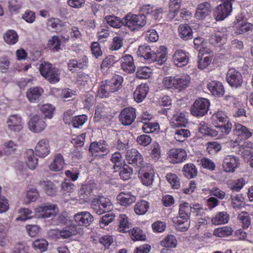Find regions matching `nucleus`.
<instances>
[{"mask_svg": "<svg viewBox=\"0 0 253 253\" xmlns=\"http://www.w3.org/2000/svg\"><path fill=\"white\" fill-rule=\"evenodd\" d=\"M125 26L132 31L137 30L143 27L146 23V18L144 14L135 15L130 13L124 17Z\"/></svg>", "mask_w": 253, "mask_h": 253, "instance_id": "f257e3e1", "label": "nucleus"}, {"mask_svg": "<svg viewBox=\"0 0 253 253\" xmlns=\"http://www.w3.org/2000/svg\"><path fill=\"white\" fill-rule=\"evenodd\" d=\"M36 215L39 218H53L59 212L57 206L50 203L42 204L36 209Z\"/></svg>", "mask_w": 253, "mask_h": 253, "instance_id": "f03ea898", "label": "nucleus"}, {"mask_svg": "<svg viewBox=\"0 0 253 253\" xmlns=\"http://www.w3.org/2000/svg\"><path fill=\"white\" fill-rule=\"evenodd\" d=\"M41 75L50 83L54 84L59 81L60 73L57 68L52 67V65L47 62L42 63L40 66Z\"/></svg>", "mask_w": 253, "mask_h": 253, "instance_id": "7ed1b4c3", "label": "nucleus"}, {"mask_svg": "<svg viewBox=\"0 0 253 253\" xmlns=\"http://www.w3.org/2000/svg\"><path fill=\"white\" fill-rule=\"evenodd\" d=\"M91 209L98 215L108 212L113 208L110 201L104 197L94 198L91 202Z\"/></svg>", "mask_w": 253, "mask_h": 253, "instance_id": "20e7f679", "label": "nucleus"}, {"mask_svg": "<svg viewBox=\"0 0 253 253\" xmlns=\"http://www.w3.org/2000/svg\"><path fill=\"white\" fill-rule=\"evenodd\" d=\"M210 103L207 99L201 98L197 99L192 105L190 111L195 117H203L205 115L209 109Z\"/></svg>", "mask_w": 253, "mask_h": 253, "instance_id": "39448f33", "label": "nucleus"}, {"mask_svg": "<svg viewBox=\"0 0 253 253\" xmlns=\"http://www.w3.org/2000/svg\"><path fill=\"white\" fill-rule=\"evenodd\" d=\"M223 3L216 7L214 15L216 21L223 20L232 10V1L235 0H222Z\"/></svg>", "mask_w": 253, "mask_h": 253, "instance_id": "423d86ee", "label": "nucleus"}, {"mask_svg": "<svg viewBox=\"0 0 253 253\" xmlns=\"http://www.w3.org/2000/svg\"><path fill=\"white\" fill-rule=\"evenodd\" d=\"M226 81L232 87L238 88L242 86L243 78L241 73L236 69H229L226 75Z\"/></svg>", "mask_w": 253, "mask_h": 253, "instance_id": "0eeeda50", "label": "nucleus"}, {"mask_svg": "<svg viewBox=\"0 0 253 253\" xmlns=\"http://www.w3.org/2000/svg\"><path fill=\"white\" fill-rule=\"evenodd\" d=\"M119 118L122 125L129 126L136 118L135 109L131 107L126 108L122 110Z\"/></svg>", "mask_w": 253, "mask_h": 253, "instance_id": "6e6552de", "label": "nucleus"}, {"mask_svg": "<svg viewBox=\"0 0 253 253\" xmlns=\"http://www.w3.org/2000/svg\"><path fill=\"white\" fill-rule=\"evenodd\" d=\"M126 161L133 167H140L143 163L141 155L135 149L128 150L126 154Z\"/></svg>", "mask_w": 253, "mask_h": 253, "instance_id": "1a4fd4ad", "label": "nucleus"}, {"mask_svg": "<svg viewBox=\"0 0 253 253\" xmlns=\"http://www.w3.org/2000/svg\"><path fill=\"white\" fill-rule=\"evenodd\" d=\"M28 126L32 131L38 133L45 129L46 124L42 117L36 115L31 118L28 123Z\"/></svg>", "mask_w": 253, "mask_h": 253, "instance_id": "9d476101", "label": "nucleus"}, {"mask_svg": "<svg viewBox=\"0 0 253 253\" xmlns=\"http://www.w3.org/2000/svg\"><path fill=\"white\" fill-rule=\"evenodd\" d=\"M8 129L12 132H19L23 128L22 118L18 115L9 116L6 121Z\"/></svg>", "mask_w": 253, "mask_h": 253, "instance_id": "9b49d317", "label": "nucleus"}, {"mask_svg": "<svg viewBox=\"0 0 253 253\" xmlns=\"http://www.w3.org/2000/svg\"><path fill=\"white\" fill-rule=\"evenodd\" d=\"M172 59L176 66L182 67L187 65L189 63V53L183 50H177L173 55Z\"/></svg>", "mask_w": 253, "mask_h": 253, "instance_id": "f8f14e48", "label": "nucleus"}, {"mask_svg": "<svg viewBox=\"0 0 253 253\" xmlns=\"http://www.w3.org/2000/svg\"><path fill=\"white\" fill-rule=\"evenodd\" d=\"M95 185L93 183H89L83 185L79 191V194L81 199L87 202L90 201L95 195L94 190Z\"/></svg>", "mask_w": 253, "mask_h": 253, "instance_id": "ddd939ff", "label": "nucleus"}, {"mask_svg": "<svg viewBox=\"0 0 253 253\" xmlns=\"http://www.w3.org/2000/svg\"><path fill=\"white\" fill-rule=\"evenodd\" d=\"M49 140L47 138L41 139L35 147V153L39 157L44 158L50 152Z\"/></svg>", "mask_w": 253, "mask_h": 253, "instance_id": "4468645a", "label": "nucleus"}, {"mask_svg": "<svg viewBox=\"0 0 253 253\" xmlns=\"http://www.w3.org/2000/svg\"><path fill=\"white\" fill-rule=\"evenodd\" d=\"M240 162L239 159L232 155L227 156L223 160L222 167L226 172H234L238 167Z\"/></svg>", "mask_w": 253, "mask_h": 253, "instance_id": "2eb2a0df", "label": "nucleus"}, {"mask_svg": "<svg viewBox=\"0 0 253 253\" xmlns=\"http://www.w3.org/2000/svg\"><path fill=\"white\" fill-rule=\"evenodd\" d=\"M74 220L79 225L87 226L93 222V217L88 211H82L74 215Z\"/></svg>", "mask_w": 253, "mask_h": 253, "instance_id": "dca6fc26", "label": "nucleus"}, {"mask_svg": "<svg viewBox=\"0 0 253 253\" xmlns=\"http://www.w3.org/2000/svg\"><path fill=\"white\" fill-rule=\"evenodd\" d=\"M169 156L173 163H179L187 158V153L182 149H172L169 152Z\"/></svg>", "mask_w": 253, "mask_h": 253, "instance_id": "f3484780", "label": "nucleus"}, {"mask_svg": "<svg viewBox=\"0 0 253 253\" xmlns=\"http://www.w3.org/2000/svg\"><path fill=\"white\" fill-rule=\"evenodd\" d=\"M167 51L165 47L161 46L159 50L157 52L153 51L150 62H156L158 64L162 65L164 63L167 59Z\"/></svg>", "mask_w": 253, "mask_h": 253, "instance_id": "a211bd4d", "label": "nucleus"}, {"mask_svg": "<svg viewBox=\"0 0 253 253\" xmlns=\"http://www.w3.org/2000/svg\"><path fill=\"white\" fill-rule=\"evenodd\" d=\"M208 88L214 96L220 97L224 93V88L221 83L213 81L208 84Z\"/></svg>", "mask_w": 253, "mask_h": 253, "instance_id": "6ab92c4d", "label": "nucleus"}, {"mask_svg": "<svg viewBox=\"0 0 253 253\" xmlns=\"http://www.w3.org/2000/svg\"><path fill=\"white\" fill-rule=\"evenodd\" d=\"M122 69L126 73H131L134 72L135 67L133 59L130 55H126L122 58Z\"/></svg>", "mask_w": 253, "mask_h": 253, "instance_id": "aec40b11", "label": "nucleus"}, {"mask_svg": "<svg viewBox=\"0 0 253 253\" xmlns=\"http://www.w3.org/2000/svg\"><path fill=\"white\" fill-rule=\"evenodd\" d=\"M149 91V87L146 84L138 85L133 93V98L137 102H141L145 98Z\"/></svg>", "mask_w": 253, "mask_h": 253, "instance_id": "412c9836", "label": "nucleus"}, {"mask_svg": "<svg viewBox=\"0 0 253 253\" xmlns=\"http://www.w3.org/2000/svg\"><path fill=\"white\" fill-rule=\"evenodd\" d=\"M119 203L124 206H128L136 201V197L132 195L130 192H122L117 197Z\"/></svg>", "mask_w": 253, "mask_h": 253, "instance_id": "4be33fe9", "label": "nucleus"}, {"mask_svg": "<svg viewBox=\"0 0 253 253\" xmlns=\"http://www.w3.org/2000/svg\"><path fill=\"white\" fill-rule=\"evenodd\" d=\"M211 11L210 3L208 2H205L198 5L195 16L199 19H204L211 13Z\"/></svg>", "mask_w": 253, "mask_h": 253, "instance_id": "5701e85b", "label": "nucleus"}, {"mask_svg": "<svg viewBox=\"0 0 253 253\" xmlns=\"http://www.w3.org/2000/svg\"><path fill=\"white\" fill-rule=\"evenodd\" d=\"M60 232L61 238L66 239L76 235L79 232L77 225L75 224H71L60 230Z\"/></svg>", "mask_w": 253, "mask_h": 253, "instance_id": "b1692460", "label": "nucleus"}, {"mask_svg": "<svg viewBox=\"0 0 253 253\" xmlns=\"http://www.w3.org/2000/svg\"><path fill=\"white\" fill-rule=\"evenodd\" d=\"M178 30L179 36L182 40L188 41L193 38L192 30L188 24H181Z\"/></svg>", "mask_w": 253, "mask_h": 253, "instance_id": "393cba45", "label": "nucleus"}, {"mask_svg": "<svg viewBox=\"0 0 253 253\" xmlns=\"http://www.w3.org/2000/svg\"><path fill=\"white\" fill-rule=\"evenodd\" d=\"M234 133L237 136H241L244 139L249 138L252 135V133L247 127L238 123L235 124Z\"/></svg>", "mask_w": 253, "mask_h": 253, "instance_id": "a878e982", "label": "nucleus"}, {"mask_svg": "<svg viewBox=\"0 0 253 253\" xmlns=\"http://www.w3.org/2000/svg\"><path fill=\"white\" fill-rule=\"evenodd\" d=\"M43 92V89L39 87L30 88L27 92V97L31 102L38 101Z\"/></svg>", "mask_w": 253, "mask_h": 253, "instance_id": "bb28decb", "label": "nucleus"}, {"mask_svg": "<svg viewBox=\"0 0 253 253\" xmlns=\"http://www.w3.org/2000/svg\"><path fill=\"white\" fill-rule=\"evenodd\" d=\"M104 21L110 26L115 28H120L123 25H125V22H124V18L121 19L115 15H107L104 18Z\"/></svg>", "mask_w": 253, "mask_h": 253, "instance_id": "cd10ccee", "label": "nucleus"}, {"mask_svg": "<svg viewBox=\"0 0 253 253\" xmlns=\"http://www.w3.org/2000/svg\"><path fill=\"white\" fill-rule=\"evenodd\" d=\"M64 164L65 163L62 155L60 154H57L55 155L49 168L52 171H58L63 169Z\"/></svg>", "mask_w": 253, "mask_h": 253, "instance_id": "c85d7f7f", "label": "nucleus"}, {"mask_svg": "<svg viewBox=\"0 0 253 253\" xmlns=\"http://www.w3.org/2000/svg\"><path fill=\"white\" fill-rule=\"evenodd\" d=\"M40 184L47 195L52 196L56 194L57 192V187L51 181H41Z\"/></svg>", "mask_w": 253, "mask_h": 253, "instance_id": "c756f323", "label": "nucleus"}, {"mask_svg": "<svg viewBox=\"0 0 253 253\" xmlns=\"http://www.w3.org/2000/svg\"><path fill=\"white\" fill-rule=\"evenodd\" d=\"M140 175L142 182L143 185L149 186L153 181L154 172L151 169L149 171H146L144 169H140L139 172Z\"/></svg>", "mask_w": 253, "mask_h": 253, "instance_id": "7c9ffc66", "label": "nucleus"}, {"mask_svg": "<svg viewBox=\"0 0 253 253\" xmlns=\"http://www.w3.org/2000/svg\"><path fill=\"white\" fill-rule=\"evenodd\" d=\"M107 82L112 89V92L113 93L118 91L120 89L123 82V78L121 76L116 75Z\"/></svg>", "mask_w": 253, "mask_h": 253, "instance_id": "2f4dec72", "label": "nucleus"}, {"mask_svg": "<svg viewBox=\"0 0 253 253\" xmlns=\"http://www.w3.org/2000/svg\"><path fill=\"white\" fill-rule=\"evenodd\" d=\"M229 216L227 212L221 211L217 213L216 215L211 219V222L214 225L224 224L228 222Z\"/></svg>", "mask_w": 253, "mask_h": 253, "instance_id": "473e14b6", "label": "nucleus"}, {"mask_svg": "<svg viewBox=\"0 0 253 253\" xmlns=\"http://www.w3.org/2000/svg\"><path fill=\"white\" fill-rule=\"evenodd\" d=\"M182 171L188 179L193 178L197 175V170L193 164H187L183 168Z\"/></svg>", "mask_w": 253, "mask_h": 253, "instance_id": "72a5a7b5", "label": "nucleus"}, {"mask_svg": "<svg viewBox=\"0 0 253 253\" xmlns=\"http://www.w3.org/2000/svg\"><path fill=\"white\" fill-rule=\"evenodd\" d=\"M173 222L176 229L180 231H185L187 230L190 226L189 219L185 218L177 217L176 220H174Z\"/></svg>", "mask_w": 253, "mask_h": 253, "instance_id": "f704fd0d", "label": "nucleus"}, {"mask_svg": "<svg viewBox=\"0 0 253 253\" xmlns=\"http://www.w3.org/2000/svg\"><path fill=\"white\" fill-rule=\"evenodd\" d=\"M192 212V207L187 203H184L179 205V216L180 218L189 219Z\"/></svg>", "mask_w": 253, "mask_h": 253, "instance_id": "c9c22d12", "label": "nucleus"}, {"mask_svg": "<svg viewBox=\"0 0 253 253\" xmlns=\"http://www.w3.org/2000/svg\"><path fill=\"white\" fill-rule=\"evenodd\" d=\"M3 39L7 43L14 44L18 42V36L15 31L9 30L4 34Z\"/></svg>", "mask_w": 253, "mask_h": 253, "instance_id": "e433bc0d", "label": "nucleus"}, {"mask_svg": "<svg viewBox=\"0 0 253 253\" xmlns=\"http://www.w3.org/2000/svg\"><path fill=\"white\" fill-rule=\"evenodd\" d=\"M88 61V59L86 56H84L81 59L77 60V59H71L68 63V67L70 70L72 71V68H78L82 69L85 66L84 63H86Z\"/></svg>", "mask_w": 253, "mask_h": 253, "instance_id": "4c0bfd02", "label": "nucleus"}, {"mask_svg": "<svg viewBox=\"0 0 253 253\" xmlns=\"http://www.w3.org/2000/svg\"><path fill=\"white\" fill-rule=\"evenodd\" d=\"M233 231L231 227L226 226L215 229L213 234L216 237H225L232 235Z\"/></svg>", "mask_w": 253, "mask_h": 253, "instance_id": "58836bf2", "label": "nucleus"}, {"mask_svg": "<svg viewBox=\"0 0 253 253\" xmlns=\"http://www.w3.org/2000/svg\"><path fill=\"white\" fill-rule=\"evenodd\" d=\"M108 108L106 107L103 104H98L95 109L94 118L96 121H99L101 118L107 117Z\"/></svg>", "mask_w": 253, "mask_h": 253, "instance_id": "ea45409f", "label": "nucleus"}, {"mask_svg": "<svg viewBox=\"0 0 253 253\" xmlns=\"http://www.w3.org/2000/svg\"><path fill=\"white\" fill-rule=\"evenodd\" d=\"M199 130L201 133L205 135L212 137L217 135V130L211 129L209 126V125L205 122H202L200 124Z\"/></svg>", "mask_w": 253, "mask_h": 253, "instance_id": "a19ab883", "label": "nucleus"}, {"mask_svg": "<svg viewBox=\"0 0 253 253\" xmlns=\"http://www.w3.org/2000/svg\"><path fill=\"white\" fill-rule=\"evenodd\" d=\"M190 78L188 75H177V89L180 91L186 88L190 82Z\"/></svg>", "mask_w": 253, "mask_h": 253, "instance_id": "79ce46f5", "label": "nucleus"}, {"mask_svg": "<svg viewBox=\"0 0 253 253\" xmlns=\"http://www.w3.org/2000/svg\"><path fill=\"white\" fill-rule=\"evenodd\" d=\"M111 89L107 81H103L101 83L100 87L98 89V94L100 97H108L111 93H112Z\"/></svg>", "mask_w": 253, "mask_h": 253, "instance_id": "37998d69", "label": "nucleus"}, {"mask_svg": "<svg viewBox=\"0 0 253 253\" xmlns=\"http://www.w3.org/2000/svg\"><path fill=\"white\" fill-rule=\"evenodd\" d=\"M48 246V242L43 239L36 240L33 243V247L34 249L41 253L46 251Z\"/></svg>", "mask_w": 253, "mask_h": 253, "instance_id": "c03bdc74", "label": "nucleus"}, {"mask_svg": "<svg viewBox=\"0 0 253 253\" xmlns=\"http://www.w3.org/2000/svg\"><path fill=\"white\" fill-rule=\"evenodd\" d=\"M27 165L31 169H35L38 165V159L34 156L33 150H28L27 151Z\"/></svg>", "mask_w": 253, "mask_h": 253, "instance_id": "a18cd8bd", "label": "nucleus"}, {"mask_svg": "<svg viewBox=\"0 0 253 253\" xmlns=\"http://www.w3.org/2000/svg\"><path fill=\"white\" fill-rule=\"evenodd\" d=\"M187 114V113L184 112L177 113V114L174 115L173 117V123H175L176 125L185 126L188 123V119L186 116Z\"/></svg>", "mask_w": 253, "mask_h": 253, "instance_id": "49530a36", "label": "nucleus"}, {"mask_svg": "<svg viewBox=\"0 0 253 253\" xmlns=\"http://www.w3.org/2000/svg\"><path fill=\"white\" fill-rule=\"evenodd\" d=\"M163 84L166 88L177 89V75L164 78Z\"/></svg>", "mask_w": 253, "mask_h": 253, "instance_id": "de8ad7c7", "label": "nucleus"}, {"mask_svg": "<svg viewBox=\"0 0 253 253\" xmlns=\"http://www.w3.org/2000/svg\"><path fill=\"white\" fill-rule=\"evenodd\" d=\"M149 207V204L145 201H141L137 202L135 207L134 211L138 215L144 214L147 212Z\"/></svg>", "mask_w": 253, "mask_h": 253, "instance_id": "09e8293b", "label": "nucleus"}, {"mask_svg": "<svg viewBox=\"0 0 253 253\" xmlns=\"http://www.w3.org/2000/svg\"><path fill=\"white\" fill-rule=\"evenodd\" d=\"M190 135V132L187 129H177L174 132V138L177 141L179 142L185 141Z\"/></svg>", "mask_w": 253, "mask_h": 253, "instance_id": "8fccbe9b", "label": "nucleus"}, {"mask_svg": "<svg viewBox=\"0 0 253 253\" xmlns=\"http://www.w3.org/2000/svg\"><path fill=\"white\" fill-rule=\"evenodd\" d=\"M128 231L131 238L134 241L145 240L146 239V236L143 231L138 227L133 228L132 229H130Z\"/></svg>", "mask_w": 253, "mask_h": 253, "instance_id": "3c124183", "label": "nucleus"}, {"mask_svg": "<svg viewBox=\"0 0 253 253\" xmlns=\"http://www.w3.org/2000/svg\"><path fill=\"white\" fill-rule=\"evenodd\" d=\"M231 204L233 208L240 209L244 205V198L242 195H231Z\"/></svg>", "mask_w": 253, "mask_h": 253, "instance_id": "603ef678", "label": "nucleus"}, {"mask_svg": "<svg viewBox=\"0 0 253 253\" xmlns=\"http://www.w3.org/2000/svg\"><path fill=\"white\" fill-rule=\"evenodd\" d=\"M252 25L250 23L243 22L239 23L236 27L235 34L236 35H241L251 30L252 28Z\"/></svg>", "mask_w": 253, "mask_h": 253, "instance_id": "864d4df0", "label": "nucleus"}, {"mask_svg": "<svg viewBox=\"0 0 253 253\" xmlns=\"http://www.w3.org/2000/svg\"><path fill=\"white\" fill-rule=\"evenodd\" d=\"M47 25L52 27L56 31H60L62 30L64 24L59 19L52 18L48 20Z\"/></svg>", "mask_w": 253, "mask_h": 253, "instance_id": "5fc2aeb1", "label": "nucleus"}, {"mask_svg": "<svg viewBox=\"0 0 253 253\" xmlns=\"http://www.w3.org/2000/svg\"><path fill=\"white\" fill-rule=\"evenodd\" d=\"M119 169L120 175L122 179L126 180L130 178L133 171L132 168L125 165L122 168H120Z\"/></svg>", "mask_w": 253, "mask_h": 253, "instance_id": "6e6d98bb", "label": "nucleus"}, {"mask_svg": "<svg viewBox=\"0 0 253 253\" xmlns=\"http://www.w3.org/2000/svg\"><path fill=\"white\" fill-rule=\"evenodd\" d=\"M161 244L165 247L174 248L176 245V240L173 235H169L161 242Z\"/></svg>", "mask_w": 253, "mask_h": 253, "instance_id": "4d7b16f0", "label": "nucleus"}, {"mask_svg": "<svg viewBox=\"0 0 253 253\" xmlns=\"http://www.w3.org/2000/svg\"><path fill=\"white\" fill-rule=\"evenodd\" d=\"M87 120V117L86 115H82L77 116L73 118L71 123L75 128H79L82 126Z\"/></svg>", "mask_w": 253, "mask_h": 253, "instance_id": "13d9d810", "label": "nucleus"}, {"mask_svg": "<svg viewBox=\"0 0 253 253\" xmlns=\"http://www.w3.org/2000/svg\"><path fill=\"white\" fill-rule=\"evenodd\" d=\"M118 220L119 222V227L120 232H127L129 230L128 225V222L127 218L126 215H120Z\"/></svg>", "mask_w": 253, "mask_h": 253, "instance_id": "bf43d9fd", "label": "nucleus"}, {"mask_svg": "<svg viewBox=\"0 0 253 253\" xmlns=\"http://www.w3.org/2000/svg\"><path fill=\"white\" fill-rule=\"evenodd\" d=\"M166 178L173 189H177L180 187L179 179L176 174L171 173H168Z\"/></svg>", "mask_w": 253, "mask_h": 253, "instance_id": "052dcab7", "label": "nucleus"}, {"mask_svg": "<svg viewBox=\"0 0 253 253\" xmlns=\"http://www.w3.org/2000/svg\"><path fill=\"white\" fill-rule=\"evenodd\" d=\"M153 51L149 46H140L138 52L140 56L150 61Z\"/></svg>", "mask_w": 253, "mask_h": 253, "instance_id": "680f3d73", "label": "nucleus"}, {"mask_svg": "<svg viewBox=\"0 0 253 253\" xmlns=\"http://www.w3.org/2000/svg\"><path fill=\"white\" fill-rule=\"evenodd\" d=\"M151 74V69L148 67H140L136 73V76L139 79H147Z\"/></svg>", "mask_w": 253, "mask_h": 253, "instance_id": "e2e57ef3", "label": "nucleus"}, {"mask_svg": "<svg viewBox=\"0 0 253 253\" xmlns=\"http://www.w3.org/2000/svg\"><path fill=\"white\" fill-rule=\"evenodd\" d=\"M115 215L112 213H108L103 216L99 220V224L101 228H104L114 220Z\"/></svg>", "mask_w": 253, "mask_h": 253, "instance_id": "0e129e2a", "label": "nucleus"}, {"mask_svg": "<svg viewBox=\"0 0 253 253\" xmlns=\"http://www.w3.org/2000/svg\"><path fill=\"white\" fill-rule=\"evenodd\" d=\"M159 126L158 123H144L142 129L145 133H152L158 129Z\"/></svg>", "mask_w": 253, "mask_h": 253, "instance_id": "69168bd1", "label": "nucleus"}, {"mask_svg": "<svg viewBox=\"0 0 253 253\" xmlns=\"http://www.w3.org/2000/svg\"><path fill=\"white\" fill-rule=\"evenodd\" d=\"M4 146V152L7 155H9L15 152L17 148V145L12 140L5 142Z\"/></svg>", "mask_w": 253, "mask_h": 253, "instance_id": "338daca9", "label": "nucleus"}, {"mask_svg": "<svg viewBox=\"0 0 253 253\" xmlns=\"http://www.w3.org/2000/svg\"><path fill=\"white\" fill-rule=\"evenodd\" d=\"M54 109V107L51 105L49 104H46L42 106L41 111L43 115L45 117L50 119L53 116Z\"/></svg>", "mask_w": 253, "mask_h": 253, "instance_id": "774afa93", "label": "nucleus"}]
</instances>
